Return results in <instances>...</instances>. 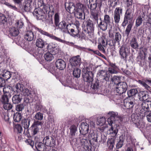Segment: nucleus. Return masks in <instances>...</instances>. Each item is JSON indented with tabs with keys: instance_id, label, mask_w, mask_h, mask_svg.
I'll use <instances>...</instances> for the list:
<instances>
[{
	"instance_id": "obj_1",
	"label": "nucleus",
	"mask_w": 151,
	"mask_h": 151,
	"mask_svg": "<svg viewBox=\"0 0 151 151\" xmlns=\"http://www.w3.org/2000/svg\"><path fill=\"white\" fill-rule=\"evenodd\" d=\"M108 114L109 116L107 119V122L111 126L109 130V134L112 137H114L119 129V124H121L122 122L123 118L119 115L118 113L114 111L109 112Z\"/></svg>"
},
{
	"instance_id": "obj_2",
	"label": "nucleus",
	"mask_w": 151,
	"mask_h": 151,
	"mask_svg": "<svg viewBox=\"0 0 151 151\" xmlns=\"http://www.w3.org/2000/svg\"><path fill=\"white\" fill-rule=\"evenodd\" d=\"M133 16L132 14V10L130 8L127 9L125 13L123 21L122 26L124 27L128 24L125 31V35L128 37L131 32L134 22L132 21Z\"/></svg>"
},
{
	"instance_id": "obj_3",
	"label": "nucleus",
	"mask_w": 151,
	"mask_h": 151,
	"mask_svg": "<svg viewBox=\"0 0 151 151\" xmlns=\"http://www.w3.org/2000/svg\"><path fill=\"white\" fill-rule=\"evenodd\" d=\"M54 22L57 29H59L63 32H68L69 33V27L70 25H73V23H68L65 20H62L60 22V16L58 13L55 14L54 17Z\"/></svg>"
},
{
	"instance_id": "obj_4",
	"label": "nucleus",
	"mask_w": 151,
	"mask_h": 151,
	"mask_svg": "<svg viewBox=\"0 0 151 151\" xmlns=\"http://www.w3.org/2000/svg\"><path fill=\"white\" fill-rule=\"evenodd\" d=\"M82 75L85 81L89 83H92L93 80V74L92 72L90 71V68L85 66L82 70Z\"/></svg>"
},
{
	"instance_id": "obj_5",
	"label": "nucleus",
	"mask_w": 151,
	"mask_h": 151,
	"mask_svg": "<svg viewBox=\"0 0 151 151\" xmlns=\"http://www.w3.org/2000/svg\"><path fill=\"white\" fill-rule=\"evenodd\" d=\"M93 36V33L86 29V28H83L81 31H80L78 35V38L81 40H86L92 39Z\"/></svg>"
},
{
	"instance_id": "obj_6",
	"label": "nucleus",
	"mask_w": 151,
	"mask_h": 151,
	"mask_svg": "<svg viewBox=\"0 0 151 151\" xmlns=\"http://www.w3.org/2000/svg\"><path fill=\"white\" fill-rule=\"evenodd\" d=\"M32 30H35L37 31H38L40 32L41 34L46 35L50 37L52 39H53L54 40H55L57 41L63 43H66L67 42L66 41L62 40L60 38L57 37L55 36V35H53L52 34H50L45 31L43 30L42 29L40 28H38L35 26H32Z\"/></svg>"
},
{
	"instance_id": "obj_7",
	"label": "nucleus",
	"mask_w": 151,
	"mask_h": 151,
	"mask_svg": "<svg viewBox=\"0 0 151 151\" xmlns=\"http://www.w3.org/2000/svg\"><path fill=\"white\" fill-rule=\"evenodd\" d=\"M80 26V23L79 22L76 21L73 24V25H70L69 27V33L70 34V35L74 37L78 38V35L80 30L79 29V26Z\"/></svg>"
},
{
	"instance_id": "obj_8",
	"label": "nucleus",
	"mask_w": 151,
	"mask_h": 151,
	"mask_svg": "<svg viewBox=\"0 0 151 151\" xmlns=\"http://www.w3.org/2000/svg\"><path fill=\"white\" fill-rule=\"evenodd\" d=\"M110 76V74L105 70H99L97 75V79L103 82L109 81Z\"/></svg>"
},
{
	"instance_id": "obj_9",
	"label": "nucleus",
	"mask_w": 151,
	"mask_h": 151,
	"mask_svg": "<svg viewBox=\"0 0 151 151\" xmlns=\"http://www.w3.org/2000/svg\"><path fill=\"white\" fill-rule=\"evenodd\" d=\"M101 136L99 135L97 133L92 132L90 133L89 136V142L91 145L96 144L101 142Z\"/></svg>"
},
{
	"instance_id": "obj_10",
	"label": "nucleus",
	"mask_w": 151,
	"mask_h": 151,
	"mask_svg": "<svg viewBox=\"0 0 151 151\" xmlns=\"http://www.w3.org/2000/svg\"><path fill=\"white\" fill-rule=\"evenodd\" d=\"M123 9L121 7H116L114 11V18L116 25H118L120 20V17L122 15Z\"/></svg>"
},
{
	"instance_id": "obj_11",
	"label": "nucleus",
	"mask_w": 151,
	"mask_h": 151,
	"mask_svg": "<svg viewBox=\"0 0 151 151\" xmlns=\"http://www.w3.org/2000/svg\"><path fill=\"white\" fill-rule=\"evenodd\" d=\"M90 4V9L91 16L93 17V20L96 21L98 23L99 14L98 10L97 11L96 10V9L98 8V6L94 4V3Z\"/></svg>"
},
{
	"instance_id": "obj_12",
	"label": "nucleus",
	"mask_w": 151,
	"mask_h": 151,
	"mask_svg": "<svg viewBox=\"0 0 151 151\" xmlns=\"http://www.w3.org/2000/svg\"><path fill=\"white\" fill-rule=\"evenodd\" d=\"M129 52L128 48L125 45H122L119 48V54L120 58L124 60H127Z\"/></svg>"
},
{
	"instance_id": "obj_13",
	"label": "nucleus",
	"mask_w": 151,
	"mask_h": 151,
	"mask_svg": "<svg viewBox=\"0 0 151 151\" xmlns=\"http://www.w3.org/2000/svg\"><path fill=\"white\" fill-rule=\"evenodd\" d=\"M43 123L41 121H35L31 126L29 129L32 131V134L35 135L39 132V128L38 127L39 126L42 125Z\"/></svg>"
},
{
	"instance_id": "obj_14",
	"label": "nucleus",
	"mask_w": 151,
	"mask_h": 151,
	"mask_svg": "<svg viewBox=\"0 0 151 151\" xmlns=\"http://www.w3.org/2000/svg\"><path fill=\"white\" fill-rule=\"evenodd\" d=\"M122 39V36L119 32H116L115 33V37L112 38L109 41V45L110 46L115 47V44L116 43L119 45L120 42Z\"/></svg>"
},
{
	"instance_id": "obj_15",
	"label": "nucleus",
	"mask_w": 151,
	"mask_h": 151,
	"mask_svg": "<svg viewBox=\"0 0 151 151\" xmlns=\"http://www.w3.org/2000/svg\"><path fill=\"white\" fill-rule=\"evenodd\" d=\"M43 142L46 145L50 147H54L56 145L55 139L51 136H46L43 139Z\"/></svg>"
},
{
	"instance_id": "obj_16",
	"label": "nucleus",
	"mask_w": 151,
	"mask_h": 151,
	"mask_svg": "<svg viewBox=\"0 0 151 151\" xmlns=\"http://www.w3.org/2000/svg\"><path fill=\"white\" fill-rule=\"evenodd\" d=\"M32 26H31V29L29 30H27L25 32L24 35V39L28 41H31L35 39L36 36L34 35V33L35 32L34 30H32Z\"/></svg>"
},
{
	"instance_id": "obj_17",
	"label": "nucleus",
	"mask_w": 151,
	"mask_h": 151,
	"mask_svg": "<svg viewBox=\"0 0 151 151\" xmlns=\"http://www.w3.org/2000/svg\"><path fill=\"white\" fill-rule=\"evenodd\" d=\"M132 121L134 124L136 126L138 127L140 124L141 118L138 114L137 111L132 114L131 116Z\"/></svg>"
},
{
	"instance_id": "obj_18",
	"label": "nucleus",
	"mask_w": 151,
	"mask_h": 151,
	"mask_svg": "<svg viewBox=\"0 0 151 151\" xmlns=\"http://www.w3.org/2000/svg\"><path fill=\"white\" fill-rule=\"evenodd\" d=\"M42 11L41 9L38 8L35 9L33 12V14L36 17L37 19L42 20L45 18V15Z\"/></svg>"
},
{
	"instance_id": "obj_19",
	"label": "nucleus",
	"mask_w": 151,
	"mask_h": 151,
	"mask_svg": "<svg viewBox=\"0 0 151 151\" xmlns=\"http://www.w3.org/2000/svg\"><path fill=\"white\" fill-rule=\"evenodd\" d=\"M81 59L79 55L73 57L70 60L71 65L73 67H78L80 65Z\"/></svg>"
},
{
	"instance_id": "obj_20",
	"label": "nucleus",
	"mask_w": 151,
	"mask_h": 151,
	"mask_svg": "<svg viewBox=\"0 0 151 151\" xmlns=\"http://www.w3.org/2000/svg\"><path fill=\"white\" fill-rule=\"evenodd\" d=\"M80 132L81 134L86 135L89 131L88 125L86 122H82L79 127Z\"/></svg>"
},
{
	"instance_id": "obj_21",
	"label": "nucleus",
	"mask_w": 151,
	"mask_h": 151,
	"mask_svg": "<svg viewBox=\"0 0 151 151\" xmlns=\"http://www.w3.org/2000/svg\"><path fill=\"white\" fill-rule=\"evenodd\" d=\"M85 24L86 27H84V28H86V29L93 33L94 26L93 21L90 19H88L85 22Z\"/></svg>"
},
{
	"instance_id": "obj_22",
	"label": "nucleus",
	"mask_w": 151,
	"mask_h": 151,
	"mask_svg": "<svg viewBox=\"0 0 151 151\" xmlns=\"http://www.w3.org/2000/svg\"><path fill=\"white\" fill-rule=\"evenodd\" d=\"M23 88H24L23 84L18 83L13 87L14 92L16 93H19V94H22L21 92L23 90Z\"/></svg>"
},
{
	"instance_id": "obj_23",
	"label": "nucleus",
	"mask_w": 151,
	"mask_h": 151,
	"mask_svg": "<svg viewBox=\"0 0 151 151\" xmlns=\"http://www.w3.org/2000/svg\"><path fill=\"white\" fill-rule=\"evenodd\" d=\"M55 65L57 68L62 70L66 67V64L64 61L61 59H58L55 62Z\"/></svg>"
},
{
	"instance_id": "obj_24",
	"label": "nucleus",
	"mask_w": 151,
	"mask_h": 151,
	"mask_svg": "<svg viewBox=\"0 0 151 151\" xmlns=\"http://www.w3.org/2000/svg\"><path fill=\"white\" fill-rule=\"evenodd\" d=\"M31 119L30 118H27V119H23L21 121V125L25 129H27V132L29 133V128L30 125Z\"/></svg>"
},
{
	"instance_id": "obj_25",
	"label": "nucleus",
	"mask_w": 151,
	"mask_h": 151,
	"mask_svg": "<svg viewBox=\"0 0 151 151\" xmlns=\"http://www.w3.org/2000/svg\"><path fill=\"white\" fill-rule=\"evenodd\" d=\"M78 138L80 139V144L82 147H84L86 145H88L87 138L85 135L79 134Z\"/></svg>"
},
{
	"instance_id": "obj_26",
	"label": "nucleus",
	"mask_w": 151,
	"mask_h": 151,
	"mask_svg": "<svg viewBox=\"0 0 151 151\" xmlns=\"http://www.w3.org/2000/svg\"><path fill=\"white\" fill-rule=\"evenodd\" d=\"M99 80L98 79L94 83H92L91 86L94 94H97L99 89Z\"/></svg>"
},
{
	"instance_id": "obj_27",
	"label": "nucleus",
	"mask_w": 151,
	"mask_h": 151,
	"mask_svg": "<svg viewBox=\"0 0 151 151\" xmlns=\"http://www.w3.org/2000/svg\"><path fill=\"white\" fill-rule=\"evenodd\" d=\"M142 109H144L146 112L151 111V101H146L142 104Z\"/></svg>"
},
{
	"instance_id": "obj_28",
	"label": "nucleus",
	"mask_w": 151,
	"mask_h": 151,
	"mask_svg": "<svg viewBox=\"0 0 151 151\" xmlns=\"http://www.w3.org/2000/svg\"><path fill=\"white\" fill-rule=\"evenodd\" d=\"M68 5L65 4V8L67 11L70 13H72L74 10L76 11V6L72 2L68 4Z\"/></svg>"
},
{
	"instance_id": "obj_29",
	"label": "nucleus",
	"mask_w": 151,
	"mask_h": 151,
	"mask_svg": "<svg viewBox=\"0 0 151 151\" xmlns=\"http://www.w3.org/2000/svg\"><path fill=\"white\" fill-rule=\"evenodd\" d=\"M45 145L41 142H37L35 144L36 148L38 151H45L46 147Z\"/></svg>"
},
{
	"instance_id": "obj_30",
	"label": "nucleus",
	"mask_w": 151,
	"mask_h": 151,
	"mask_svg": "<svg viewBox=\"0 0 151 151\" xmlns=\"http://www.w3.org/2000/svg\"><path fill=\"white\" fill-rule=\"evenodd\" d=\"M125 140L124 136L121 135L120 136L116 144V149H119L122 147L123 145L124 141Z\"/></svg>"
},
{
	"instance_id": "obj_31",
	"label": "nucleus",
	"mask_w": 151,
	"mask_h": 151,
	"mask_svg": "<svg viewBox=\"0 0 151 151\" xmlns=\"http://www.w3.org/2000/svg\"><path fill=\"white\" fill-rule=\"evenodd\" d=\"M32 0H25L24 3V9L26 12H28L31 8Z\"/></svg>"
},
{
	"instance_id": "obj_32",
	"label": "nucleus",
	"mask_w": 151,
	"mask_h": 151,
	"mask_svg": "<svg viewBox=\"0 0 151 151\" xmlns=\"http://www.w3.org/2000/svg\"><path fill=\"white\" fill-rule=\"evenodd\" d=\"M76 11H84L87 8L85 5L80 3H77L76 5Z\"/></svg>"
},
{
	"instance_id": "obj_33",
	"label": "nucleus",
	"mask_w": 151,
	"mask_h": 151,
	"mask_svg": "<svg viewBox=\"0 0 151 151\" xmlns=\"http://www.w3.org/2000/svg\"><path fill=\"white\" fill-rule=\"evenodd\" d=\"M74 15L75 17L78 19H84L85 18L84 11H76L74 13Z\"/></svg>"
},
{
	"instance_id": "obj_34",
	"label": "nucleus",
	"mask_w": 151,
	"mask_h": 151,
	"mask_svg": "<svg viewBox=\"0 0 151 151\" xmlns=\"http://www.w3.org/2000/svg\"><path fill=\"white\" fill-rule=\"evenodd\" d=\"M100 22L99 24L98 22L97 23L98 25V27L102 31L106 30L107 29L108 24L102 21L101 18H100Z\"/></svg>"
},
{
	"instance_id": "obj_35",
	"label": "nucleus",
	"mask_w": 151,
	"mask_h": 151,
	"mask_svg": "<svg viewBox=\"0 0 151 151\" xmlns=\"http://www.w3.org/2000/svg\"><path fill=\"white\" fill-rule=\"evenodd\" d=\"M115 140L116 139L114 137H112L109 139L107 142V144L109 149L112 150L113 149Z\"/></svg>"
},
{
	"instance_id": "obj_36",
	"label": "nucleus",
	"mask_w": 151,
	"mask_h": 151,
	"mask_svg": "<svg viewBox=\"0 0 151 151\" xmlns=\"http://www.w3.org/2000/svg\"><path fill=\"white\" fill-rule=\"evenodd\" d=\"M130 44L131 47L134 49L137 48L139 46L137 40L134 37L132 38L130 40Z\"/></svg>"
},
{
	"instance_id": "obj_37",
	"label": "nucleus",
	"mask_w": 151,
	"mask_h": 151,
	"mask_svg": "<svg viewBox=\"0 0 151 151\" xmlns=\"http://www.w3.org/2000/svg\"><path fill=\"white\" fill-rule=\"evenodd\" d=\"M144 14L143 13L142 15L139 16L136 19L135 23V26L136 27H138L142 24L143 20V18L144 19Z\"/></svg>"
},
{
	"instance_id": "obj_38",
	"label": "nucleus",
	"mask_w": 151,
	"mask_h": 151,
	"mask_svg": "<svg viewBox=\"0 0 151 151\" xmlns=\"http://www.w3.org/2000/svg\"><path fill=\"white\" fill-rule=\"evenodd\" d=\"M52 53L48 52L45 54L44 58L46 61L50 62L54 59V57Z\"/></svg>"
},
{
	"instance_id": "obj_39",
	"label": "nucleus",
	"mask_w": 151,
	"mask_h": 151,
	"mask_svg": "<svg viewBox=\"0 0 151 151\" xmlns=\"http://www.w3.org/2000/svg\"><path fill=\"white\" fill-rule=\"evenodd\" d=\"M69 129L70 136H75L77 130V128L76 126L74 125H72L70 127Z\"/></svg>"
},
{
	"instance_id": "obj_40",
	"label": "nucleus",
	"mask_w": 151,
	"mask_h": 151,
	"mask_svg": "<svg viewBox=\"0 0 151 151\" xmlns=\"http://www.w3.org/2000/svg\"><path fill=\"white\" fill-rule=\"evenodd\" d=\"M2 74V76L5 81H7L12 76V74L10 72L6 70H4V71Z\"/></svg>"
},
{
	"instance_id": "obj_41",
	"label": "nucleus",
	"mask_w": 151,
	"mask_h": 151,
	"mask_svg": "<svg viewBox=\"0 0 151 151\" xmlns=\"http://www.w3.org/2000/svg\"><path fill=\"white\" fill-rule=\"evenodd\" d=\"M19 33V31L15 27L11 28L9 30V34L13 36H16Z\"/></svg>"
},
{
	"instance_id": "obj_42",
	"label": "nucleus",
	"mask_w": 151,
	"mask_h": 151,
	"mask_svg": "<svg viewBox=\"0 0 151 151\" xmlns=\"http://www.w3.org/2000/svg\"><path fill=\"white\" fill-rule=\"evenodd\" d=\"M22 97L20 95H14L12 98L13 102L14 104H18L21 101Z\"/></svg>"
},
{
	"instance_id": "obj_43",
	"label": "nucleus",
	"mask_w": 151,
	"mask_h": 151,
	"mask_svg": "<svg viewBox=\"0 0 151 151\" xmlns=\"http://www.w3.org/2000/svg\"><path fill=\"white\" fill-rule=\"evenodd\" d=\"M121 77L116 76H114L111 78V81L112 83H114L115 84H116L117 86L120 82Z\"/></svg>"
},
{
	"instance_id": "obj_44",
	"label": "nucleus",
	"mask_w": 151,
	"mask_h": 151,
	"mask_svg": "<svg viewBox=\"0 0 151 151\" xmlns=\"http://www.w3.org/2000/svg\"><path fill=\"white\" fill-rule=\"evenodd\" d=\"M36 45L38 47L42 48L44 47L45 44L44 41L42 39L39 38L37 40Z\"/></svg>"
},
{
	"instance_id": "obj_45",
	"label": "nucleus",
	"mask_w": 151,
	"mask_h": 151,
	"mask_svg": "<svg viewBox=\"0 0 151 151\" xmlns=\"http://www.w3.org/2000/svg\"><path fill=\"white\" fill-rule=\"evenodd\" d=\"M3 91L4 93H8L9 94H10L13 92H14L13 87H12L9 86L4 87L3 88Z\"/></svg>"
},
{
	"instance_id": "obj_46",
	"label": "nucleus",
	"mask_w": 151,
	"mask_h": 151,
	"mask_svg": "<svg viewBox=\"0 0 151 151\" xmlns=\"http://www.w3.org/2000/svg\"><path fill=\"white\" fill-rule=\"evenodd\" d=\"M14 119L15 122H19L22 118V116L19 113H16L14 115Z\"/></svg>"
},
{
	"instance_id": "obj_47",
	"label": "nucleus",
	"mask_w": 151,
	"mask_h": 151,
	"mask_svg": "<svg viewBox=\"0 0 151 151\" xmlns=\"http://www.w3.org/2000/svg\"><path fill=\"white\" fill-rule=\"evenodd\" d=\"M134 103L133 101L127 102L125 101H124V106L127 109L132 108L134 106Z\"/></svg>"
},
{
	"instance_id": "obj_48",
	"label": "nucleus",
	"mask_w": 151,
	"mask_h": 151,
	"mask_svg": "<svg viewBox=\"0 0 151 151\" xmlns=\"http://www.w3.org/2000/svg\"><path fill=\"white\" fill-rule=\"evenodd\" d=\"M137 111L138 114L139 115V116L142 118L145 117V116L146 111L143 109H139L138 108H137L135 111V112Z\"/></svg>"
},
{
	"instance_id": "obj_49",
	"label": "nucleus",
	"mask_w": 151,
	"mask_h": 151,
	"mask_svg": "<svg viewBox=\"0 0 151 151\" xmlns=\"http://www.w3.org/2000/svg\"><path fill=\"white\" fill-rule=\"evenodd\" d=\"M81 70L78 68H75L73 71V75L76 78H78L81 75Z\"/></svg>"
},
{
	"instance_id": "obj_50",
	"label": "nucleus",
	"mask_w": 151,
	"mask_h": 151,
	"mask_svg": "<svg viewBox=\"0 0 151 151\" xmlns=\"http://www.w3.org/2000/svg\"><path fill=\"white\" fill-rule=\"evenodd\" d=\"M7 22V19L4 14L0 13V23L3 24Z\"/></svg>"
},
{
	"instance_id": "obj_51",
	"label": "nucleus",
	"mask_w": 151,
	"mask_h": 151,
	"mask_svg": "<svg viewBox=\"0 0 151 151\" xmlns=\"http://www.w3.org/2000/svg\"><path fill=\"white\" fill-rule=\"evenodd\" d=\"M57 45L56 44L50 43L48 45L47 48L48 52H50Z\"/></svg>"
},
{
	"instance_id": "obj_52",
	"label": "nucleus",
	"mask_w": 151,
	"mask_h": 151,
	"mask_svg": "<svg viewBox=\"0 0 151 151\" xmlns=\"http://www.w3.org/2000/svg\"><path fill=\"white\" fill-rule=\"evenodd\" d=\"M74 136H70L69 141L72 145H77V138L74 137Z\"/></svg>"
},
{
	"instance_id": "obj_53",
	"label": "nucleus",
	"mask_w": 151,
	"mask_h": 151,
	"mask_svg": "<svg viewBox=\"0 0 151 151\" xmlns=\"http://www.w3.org/2000/svg\"><path fill=\"white\" fill-rule=\"evenodd\" d=\"M102 20L108 25H110L111 23V18L109 15L107 14L104 15V19Z\"/></svg>"
},
{
	"instance_id": "obj_54",
	"label": "nucleus",
	"mask_w": 151,
	"mask_h": 151,
	"mask_svg": "<svg viewBox=\"0 0 151 151\" xmlns=\"http://www.w3.org/2000/svg\"><path fill=\"white\" fill-rule=\"evenodd\" d=\"M9 98L7 95H1V101L3 104L6 102H9Z\"/></svg>"
},
{
	"instance_id": "obj_55",
	"label": "nucleus",
	"mask_w": 151,
	"mask_h": 151,
	"mask_svg": "<svg viewBox=\"0 0 151 151\" xmlns=\"http://www.w3.org/2000/svg\"><path fill=\"white\" fill-rule=\"evenodd\" d=\"M109 41H107L106 42L104 40L103 38H101L99 40V44L103 45L105 47L107 45H109Z\"/></svg>"
},
{
	"instance_id": "obj_56",
	"label": "nucleus",
	"mask_w": 151,
	"mask_h": 151,
	"mask_svg": "<svg viewBox=\"0 0 151 151\" xmlns=\"http://www.w3.org/2000/svg\"><path fill=\"white\" fill-rule=\"evenodd\" d=\"M117 86L121 87L125 91H127V83L125 82H121L118 84Z\"/></svg>"
},
{
	"instance_id": "obj_57",
	"label": "nucleus",
	"mask_w": 151,
	"mask_h": 151,
	"mask_svg": "<svg viewBox=\"0 0 151 151\" xmlns=\"http://www.w3.org/2000/svg\"><path fill=\"white\" fill-rule=\"evenodd\" d=\"M35 108L36 111H39L41 109L42 106L40 101H38L36 102V104H35Z\"/></svg>"
},
{
	"instance_id": "obj_58",
	"label": "nucleus",
	"mask_w": 151,
	"mask_h": 151,
	"mask_svg": "<svg viewBox=\"0 0 151 151\" xmlns=\"http://www.w3.org/2000/svg\"><path fill=\"white\" fill-rule=\"evenodd\" d=\"M34 118L36 120H38L37 121H41L42 120L43 118V114L40 112H38L35 115Z\"/></svg>"
},
{
	"instance_id": "obj_59",
	"label": "nucleus",
	"mask_w": 151,
	"mask_h": 151,
	"mask_svg": "<svg viewBox=\"0 0 151 151\" xmlns=\"http://www.w3.org/2000/svg\"><path fill=\"white\" fill-rule=\"evenodd\" d=\"M3 104V108L7 110L11 109L12 107V106L9 102H6Z\"/></svg>"
},
{
	"instance_id": "obj_60",
	"label": "nucleus",
	"mask_w": 151,
	"mask_h": 151,
	"mask_svg": "<svg viewBox=\"0 0 151 151\" xmlns=\"http://www.w3.org/2000/svg\"><path fill=\"white\" fill-rule=\"evenodd\" d=\"M106 119L104 117H102L98 120L97 124L100 126H102L105 123Z\"/></svg>"
},
{
	"instance_id": "obj_61",
	"label": "nucleus",
	"mask_w": 151,
	"mask_h": 151,
	"mask_svg": "<svg viewBox=\"0 0 151 151\" xmlns=\"http://www.w3.org/2000/svg\"><path fill=\"white\" fill-rule=\"evenodd\" d=\"M116 93L119 94H122L126 91H125L121 87L117 86V87L116 88Z\"/></svg>"
},
{
	"instance_id": "obj_62",
	"label": "nucleus",
	"mask_w": 151,
	"mask_h": 151,
	"mask_svg": "<svg viewBox=\"0 0 151 151\" xmlns=\"http://www.w3.org/2000/svg\"><path fill=\"white\" fill-rule=\"evenodd\" d=\"M42 4L41 6H43V7L42 9H41V10H43L42 11L44 12V14L45 15L48 12V6L44 3L43 1H42Z\"/></svg>"
},
{
	"instance_id": "obj_63",
	"label": "nucleus",
	"mask_w": 151,
	"mask_h": 151,
	"mask_svg": "<svg viewBox=\"0 0 151 151\" xmlns=\"http://www.w3.org/2000/svg\"><path fill=\"white\" fill-rule=\"evenodd\" d=\"M109 74L111 75L113 74H116L118 72V69H112L111 68H108V70L106 71Z\"/></svg>"
},
{
	"instance_id": "obj_64",
	"label": "nucleus",
	"mask_w": 151,
	"mask_h": 151,
	"mask_svg": "<svg viewBox=\"0 0 151 151\" xmlns=\"http://www.w3.org/2000/svg\"><path fill=\"white\" fill-rule=\"evenodd\" d=\"M60 49L58 45L56 46L50 52L53 55H55L58 53Z\"/></svg>"
}]
</instances>
